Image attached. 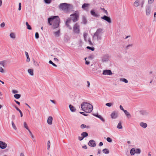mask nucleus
Masks as SVG:
<instances>
[{"label":"nucleus","instance_id":"9","mask_svg":"<svg viewBox=\"0 0 156 156\" xmlns=\"http://www.w3.org/2000/svg\"><path fill=\"white\" fill-rule=\"evenodd\" d=\"M146 15L147 16L150 15L151 11V6L148 5L146 6L145 7Z\"/></svg>","mask_w":156,"mask_h":156},{"label":"nucleus","instance_id":"63","mask_svg":"<svg viewBox=\"0 0 156 156\" xmlns=\"http://www.w3.org/2000/svg\"><path fill=\"white\" fill-rule=\"evenodd\" d=\"M141 152V150L140 149L137 148V154H140Z\"/></svg>","mask_w":156,"mask_h":156},{"label":"nucleus","instance_id":"48","mask_svg":"<svg viewBox=\"0 0 156 156\" xmlns=\"http://www.w3.org/2000/svg\"><path fill=\"white\" fill-rule=\"evenodd\" d=\"M71 21V19L70 18L68 19L66 22V24L69 23Z\"/></svg>","mask_w":156,"mask_h":156},{"label":"nucleus","instance_id":"26","mask_svg":"<svg viewBox=\"0 0 156 156\" xmlns=\"http://www.w3.org/2000/svg\"><path fill=\"white\" fill-rule=\"evenodd\" d=\"M102 152L103 153L106 154H108L109 153V150L106 148H105L104 149L102 150Z\"/></svg>","mask_w":156,"mask_h":156},{"label":"nucleus","instance_id":"17","mask_svg":"<svg viewBox=\"0 0 156 156\" xmlns=\"http://www.w3.org/2000/svg\"><path fill=\"white\" fill-rule=\"evenodd\" d=\"M53 118L51 116H49L48 117L47 120V122L49 125L52 124Z\"/></svg>","mask_w":156,"mask_h":156},{"label":"nucleus","instance_id":"18","mask_svg":"<svg viewBox=\"0 0 156 156\" xmlns=\"http://www.w3.org/2000/svg\"><path fill=\"white\" fill-rule=\"evenodd\" d=\"M144 0H142L140 1H139L137 2V6H138L139 5H141V7H142L143 6V5L144 3Z\"/></svg>","mask_w":156,"mask_h":156},{"label":"nucleus","instance_id":"11","mask_svg":"<svg viewBox=\"0 0 156 156\" xmlns=\"http://www.w3.org/2000/svg\"><path fill=\"white\" fill-rule=\"evenodd\" d=\"M109 58V56L108 55H105L103 56L102 58V62H103L108 61Z\"/></svg>","mask_w":156,"mask_h":156},{"label":"nucleus","instance_id":"31","mask_svg":"<svg viewBox=\"0 0 156 156\" xmlns=\"http://www.w3.org/2000/svg\"><path fill=\"white\" fill-rule=\"evenodd\" d=\"M10 37L12 39H15V35L14 33H11L10 34Z\"/></svg>","mask_w":156,"mask_h":156},{"label":"nucleus","instance_id":"2","mask_svg":"<svg viewBox=\"0 0 156 156\" xmlns=\"http://www.w3.org/2000/svg\"><path fill=\"white\" fill-rule=\"evenodd\" d=\"M103 30L101 28L98 29L93 37V41L94 44H98L102 39Z\"/></svg>","mask_w":156,"mask_h":156},{"label":"nucleus","instance_id":"43","mask_svg":"<svg viewBox=\"0 0 156 156\" xmlns=\"http://www.w3.org/2000/svg\"><path fill=\"white\" fill-rule=\"evenodd\" d=\"M49 63L52 64L53 66H55V67H56L57 66L54 64V63L51 60H50L49 62Z\"/></svg>","mask_w":156,"mask_h":156},{"label":"nucleus","instance_id":"41","mask_svg":"<svg viewBox=\"0 0 156 156\" xmlns=\"http://www.w3.org/2000/svg\"><path fill=\"white\" fill-rule=\"evenodd\" d=\"M0 72L2 73H4L5 72V71L2 67L0 66Z\"/></svg>","mask_w":156,"mask_h":156},{"label":"nucleus","instance_id":"47","mask_svg":"<svg viewBox=\"0 0 156 156\" xmlns=\"http://www.w3.org/2000/svg\"><path fill=\"white\" fill-rule=\"evenodd\" d=\"M106 140L107 141L110 143L112 141V140L110 137H107L106 139Z\"/></svg>","mask_w":156,"mask_h":156},{"label":"nucleus","instance_id":"61","mask_svg":"<svg viewBox=\"0 0 156 156\" xmlns=\"http://www.w3.org/2000/svg\"><path fill=\"white\" fill-rule=\"evenodd\" d=\"M15 119V115H12V120H14Z\"/></svg>","mask_w":156,"mask_h":156},{"label":"nucleus","instance_id":"4","mask_svg":"<svg viewBox=\"0 0 156 156\" xmlns=\"http://www.w3.org/2000/svg\"><path fill=\"white\" fill-rule=\"evenodd\" d=\"M59 8L64 12H67L71 11L73 9V6L70 4L66 3H62L60 4Z\"/></svg>","mask_w":156,"mask_h":156},{"label":"nucleus","instance_id":"40","mask_svg":"<svg viewBox=\"0 0 156 156\" xmlns=\"http://www.w3.org/2000/svg\"><path fill=\"white\" fill-rule=\"evenodd\" d=\"M12 127L15 130H16L17 129V128H16L15 125L14 123V122L12 121Z\"/></svg>","mask_w":156,"mask_h":156},{"label":"nucleus","instance_id":"57","mask_svg":"<svg viewBox=\"0 0 156 156\" xmlns=\"http://www.w3.org/2000/svg\"><path fill=\"white\" fill-rule=\"evenodd\" d=\"M12 92L13 94H16L18 93V91L17 90H12Z\"/></svg>","mask_w":156,"mask_h":156},{"label":"nucleus","instance_id":"60","mask_svg":"<svg viewBox=\"0 0 156 156\" xmlns=\"http://www.w3.org/2000/svg\"><path fill=\"white\" fill-rule=\"evenodd\" d=\"M0 26L2 27H4L5 26V23L4 22L2 23L0 25Z\"/></svg>","mask_w":156,"mask_h":156},{"label":"nucleus","instance_id":"46","mask_svg":"<svg viewBox=\"0 0 156 156\" xmlns=\"http://www.w3.org/2000/svg\"><path fill=\"white\" fill-rule=\"evenodd\" d=\"M44 1L46 3L49 4L51 2V0H44Z\"/></svg>","mask_w":156,"mask_h":156},{"label":"nucleus","instance_id":"12","mask_svg":"<svg viewBox=\"0 0 156 156\" xmlns=\"http://www.w3.org/2000/svg\"><path fill=\"white\" fill-rule=\"evenodd\" d=\"M88 144L89 146L92 147H94L96 146L95 141L93 140H91L89 141Z\"/></svg>","mask_w":156,"mask_h":156},{"label":"nucleus","instance_id":"44","mask_svg":"<svg viewBox=\"0 0 156 156\" xmlns=\"http://www.w3.org/2000/svg\"><path fill=\"white\" fill-rule=\"evenodd\" d=\"M98 118L100 119L103 122H105V120L103 119V118L100 115H99V116H98Z\"/></svg>","mask_w":156,"mask_h":156},{"label":"nucleus","instance_id":"16","mask_svg":"<svg viewBox=\"0 0 156 156\" xmlns=\"http://www.w3.org/2000/svg\"><path fill=\"white\" fill-rule=\"evenodd\" d=\"M140 125L144 128H146L147 126V124L144 122H141L140 123Z\"/></svg>","mask_w":156,"mask_h":156},{"label":"nucleus","instance_id":"21","mask_svg":"<svg viewBox=\"0 0 156 156\" xmlns=\"http://www.w3.org/2000/svg\"><path fill=\"white\" fill-rule=\"evenodd\" d=\"M123 112H124L125 114L126 115V116H127L128 118H129L130 117V114L129 112H128L127 110H125Z\"/></svg>","mask_w":156,"mask_h":156},{"label":"nucleus","instance_id":"28","mask_svg":"<svg viewBox=\"0 0 156 156\" xmlns=\"http://www.w3.org/2000/svg\"><path fill=\"white\" fill-rule=\"evenodd\" d=\"M33 64L37 67H38L39 66L38 63L34 59L33 60Z\"/></svg>","mask_w":156,"mask_h":156},{"label":"nucleus","instance_id":"64","mask_svg":"<svg viewBox=\"0 0 156 156\" xmlns=\"http://www.w3.org/2000/svg\"><path fill=\"white\" fill-rule=\"evenodd\" d=\"M154 1V0H148V3L150 4H151L152 3H153Z\"/></svg>","mask_w":156,"mask_h":156},{"label":"nucleus","instance_id":"13","mask_svg":"<svg viewBox=\"0 0 156 156\" xmlns=\"http://www.w3.org/2000/svg\"><path fill=\"white\" fill-rule=\"evenodd\" d=\"M118 116V113L115 111H113L111 114V118L112 119H115Z\"/></svg>","mask_w":156,"mask_h":156},{"label":"nucleus","instance_id":"49","mask_svg":"<svg viewBox=\"0 0 156 156\" xmlns=\"http://www.w3.org/2000/svg\"><path fill=\"white\" fill-rule=\"evenodd\" d=\"M28 131L29 132L30 134V136H31V137L32 138V139H34V136L33 134H32V133L30 131V130H29Z\"/></svg>","mask_w":156,"mask_h":156},{"label":"nucleus","instance_id":"59","mask_svg":"<svg viewBox=\"0 0 156 156\" xmlns=\"http://www.w3.org/2000/svg\"><path fill=\"white\" fill-rule=\"evenodd\" d=\"M119 108H120L124 112V111L125 110L124 109L123 107L120 105V106H119Z\"/></svg>","mask_w":156,"mask_h":156},{"label":"nucleus","instance_id":"25","mask_svg":"<svg viewBox=\"0 0 156 156\" xmlns=\"http://www.w3.org/2000/svg\"><path fill=\"white\" fill-rule=\"evenodd\" d=\"M81 135L83 136L84 138L85 137L87 136L88 135V134L86 132H83L81 134Z\"/></svg>","mask_w":156,"mask_h":156},{"label":"nucleus","instance_id":"19","mask_svg":"<svg viewBox=\"0 0 156 156\" xmlns=\"http://www.w3.org/2000/svg\"><path fill=\"white\" fill-rule=\"evenodd\" d=\"M69 107L70 111L72 112H75L76 111V108L73 105H69Z\"/></svg>","mask_w":156,"mask_h":156},{"label":"nucleus","instance_id":"27","mask_svg":"<svg viewBox=\"0 0 156 156\" xmlns=\"http://www.w3.org/2000/svg\"><path fill=\"white\" fill-rule=\"evenodd\" d=\"M117 127V128L120 129H122V123L121 122H119L118 124Z\"/></svg>","mask_w":156,"mask_h":156},{"label":"nucleus","instance_id":"62","mask_svg":"<svg viewBox=\"0 0 156 156\" xmlns=\"http://www.w3.org/2000/svg\"><path fill=\"white\" fill-rule=\"evenodd\" d=\"M82 147L83 149H87V146L86 145H83L82 146Z\"/></svg>","mask_w":156,"mask_h":156},{"label":"nucleus","instance_id":"50","mask_svg":"<svg viewBox=\"0 0 156 156\" xmlns=\"http://www.w3.org/2000/svg\"><path fill=\"white\" fill-rule=\"evenodd\" d=\"M35 37L36 39H38L39 38V34L37 32L35 34Z\"/></svg>","mask_w":156,"mask_h":156},{"label":"nucleus","instance_id":"23","mask_svg":"<svg viewBox=\"0 0 156 156\" xmlns=\"http://www.w3.org/2000/svg\"><path fill=\"white\" fill-rule=\"evenodd\" d=\"M28 73L32 76L34 75L33 70L32 69H30L28 70Z\"/></svg>","mask_w":156,"mask_h":156},{"label":"nucleus","instance_id":"14","mask_svg":"<svg viewBox=\"0 0 156 156\" xmlns=\"http://www.w3.org/2000/svg\"><path fill=\"white\" fill-rule=\"evenodd\" d=\"M103 74L104 75H111L112 74V73L110 70H105L103 71Z\"/></svg>","mask_w":156,"mask_h":156},{"label":"nucleus","instance_id":"51","mask_svg":"<svg viewBox=\"0 0 156 156\" xmlns=\"http://www.w3.org/2000/svg\"><path fill=\"white\" fill-rule=\"evenodd\" d=\"M88 42H89V44H90V45H93V43L91 42V41L90 38H89V39H88Z\"/></svg>","mask_w":156,"mask_h":156},{"label":"nucleus","instance_id":"7","mask_svg":"<svg viewBox=\"0 0 156 156\" xmlns=\"http://www.w3.org/2000/svg\"><path fill=\"white\" fill-rule=\"evenodd\" d=\"M148 112L147 110L144 109H140L138 110V115L139 116H147L148 115Z\"/></svg>","mask_w":156,"mask_h":156},{"label":"nucleus","instance_id":"34","mask_svg":"<svg viewBox=\"0 0 156 156\" xmlns=\"http://www.w3.org/2000/svg\"><path fill=\"white\" fill-rule=\"evenodd\" d=\"M80 127L81 128V129H83L86 128H89V126H87L85 125H84V124H82V125H80Z\"/></svg>","mask_w":156,"mask_h":156},{"label":"nucleus","instance_id":"1","mask_svg":"<svg viewBox=\"0 0 156 156\" xmlns=\"http://www.w3.org/2000/svg\"><path fill=\"white\" fill-rule=\"evenodd\" d=\"M60 19L58 16H51L48 19V23L52 26V28L55 29L59 27Z\"/></svg>","mask_w":156,"mask_h":156},{"label":"nucleus","instance_id":"32","mask_svg":"<svg viewBox=\"0 0 156 156\" xmlns=\"http://www.w3.org/2000/svg\"><path fill=\"white\" fill-rule=\"evenodd\" d=\"M14 97L16 99H19L21 97V95L19 94H16L14 95Z\"/></svg>","mask_w":156,"mask_h":156},{"label":"nucleus","instance_id":"52","mask_svg":"<svg viewBox=\"0 0 156 156\" xmlns=\"http://www.w3.org/2000/svg\"><path fill=\"white\" fill-rule=\"evenodd\" d=\"M132 46H133V44H129L126 46V48L127 49H129V47H131Z\"/></svg>","mask_w":156,"mask_h":156},{"label":"nucleus","instance_id":"56","mask_svg":"<svg viewBox=\"0 0 156 156\" xmlns=\"http://www.w3.org/2000/svg\"><path fill=\"white\" fill-rule=\"evenodd\" d=\"M102 9L103 10L104 12L108 16V12L106 10H105L104 8H103Z\"/></svg>","mask_w":156,"mask_h":156},{"label":"nucleus","instance_id":"3","mask_svg":"<svg viewBox=\"0 0 156 156\" xmlns=\"http://www.w3.org/2000/svg\"><path fill=\"white\" fill-rule=\"evenodd\" d=\"M81 106L82 110L87 113L91 112L93 109V106L88 103L84 102L81 104Z\"/></svg>","mask_w":156,"mask_h":156},{"label":"nucleus","instance_id":"6","mask_svg":"<svg viewBox=\"0 0 156 156\" xmlns=\"http://www.w3.org/2000/svg\"><path fill=\"white\" fill-rule=\"evenodd\" d=\"M73 32L77 34L80 32V26L78 23H76L73 27Z\"/></svg>","mask_w":156,"mask_h":156},{"label":"nucleus","instance_id":"20","mask_svg":"<svg viewBox=\"0 0 156 156\" xmlns=\"http://www.w3.org/2000/svg\"><path fill=\"white\" fill-rule=\"evenodd\" d=\"M90 12L91 14L95 17H98L99 16L98 14L96 13L93 10L91 11Z\"/></svg>","mask_w":156,"mask_h":156},{"label":"nucleus","instance_id":"33","mask_svg":"<svg viewBox=\"0 0 156 156\" xmlns=\"http://www.w3.org/2000/svg\"><path fill=\"white\" fill-rule=\"evenodd\" d=\"M15 108L16 109V110H17L20 113V116L21 117H22V116H23V113H22V112H21V111L19 108H18L17 107H15Z\"/></svg>","mask_w":156,"mask_h":156},{"label":"nucleus","instance_id":"37","mask_svg":"<svg viewBox=\"0 0 156 156\" xmlns=\"http://www.w3.org/2000/svg\"><path fill=\"white\" fill-rule=\"evenodd\" d=\"M24 127L26 128L28 130H29V129L27 126V124L26 122H24L23 123Z\"/></svg>","mask_w":156,"mask_h":156},{"label":"nucleus","instance_id":"15","mask_svg":"<svg viewBox=\"0 0 156 156\" xmlns=\"http://www.w3.org/2000/svg\"><path fill=\"white\" fill-rule=\"evenodd\" d=\"M89 5V4L87 3H84L82 5V8L85 10H87L88 9V7Z\"/></svg>","mask_w":156,"mask_h":156},{"label":"nucleus","instance_id":"5","mask_svg":"<svg viewBox=\"0 0 156 156\" xmlns=\"http://www.w3.org/2000/svg\"><path fill=\"white\" fill-rule=\"evenodd\" d=\"M71 19L73 22H76L78 20L79 14L78 12H76L70 15Z\"/></svg>","mask_w":156,"mask_h":156},{"label":"nucleus","instance_id":"24","mask_svg":"<svg viewBox=\"0 0 156 156\" xmlns=\"http://www.w3.org/2000/svg\"><path fill=\"white\" fill-rule=\"evenodd\" d=\"M60 33V30H59L55 32L54 33V34L55 36V37H58L59 36Z\"/></svg>","mask_w":156,"mask_h":156},{"label":"nucleus","instance_id":"54","mask_svg":"<svg viewBox=\"0 0 156 156\" xmlns=\"http://www.w3.org/2000/svg\"><path fill=\"white\" fill-rule=\"evenodd\" d=\"M83 138H83V136H79L78 137V140H79L80 141H81V140H82L83 139Z\"/></svg>","mask_w":156,"mask_h":156},{"label":"nucleus","instance_id":"39","mask_svg":"<svg viewBox=\"0 0 156 156\" xmlns=\"http://www.w3.org/2000/svg\"><path fill=\"white\" fill-rule=\"evenodd\" d=\"M87 34H87L85 32V33H83V36L84 38V40L86 41H87L86 38H87Z\"/></svg>","mask_w":156,"mask_h":156},{"label":"nucleus","instance_id":"55","mask_svg":"<svg viewBox=\"0 0 156 156\" xmlns=\"http://www.w3.org/2000/svg\"><path fill=\"white\" fill-rule=\"evenodd\" d=\"M80 113L84 116H87L88 115V114H85V113L83 112H80Z\"/></svg>","mask_w":156,"mask_h":156},{"label":"nucleus","instance_id":"29","mask_svg":"<svg viewBox=\"0 0 156 156\" xmlns=\"http://www.w3.org/2000/svg\"><path fill=\"white\" fill-rule=\"evenodd\" d=\"M130 152L131 154L133 155L136 153L135 150L134 148H132Z\"/></svg>","mask_w":156,"mask_h":156},{"label":"nucleus","instance_id":"36","mask_svg":"<svg viewBox=\"0 0 156 156\" xmlns=\"http://www.w3.org/2000/svg\"><path fill=\"white\" fill-rule=\"evenodd\" d=\"M113 105V103H107L105 104V105L106 106H107L108 107H111Z\"/></svg>","mask_w":156,"mask_h":156},{"label":"nucleus","instance_id":"22","mask_svg":"<svg viewBox=\"0 0 156 156\" xmlns=\"http://www.w3.org/2000/svg\"><path fill=\"white\" fill-rule=\"evenodd\" d=\"M120 81H122L126 83H127L128 82V80L124 78H121L120 79Z\"/></svg>","mask_w":156,"mask_h":156},{"label":"nucleus","instance_id":"38","mask_svg":"<svg viewBox=\"0 0 156 156\" xmlns=\"http://www.w3.org/2000/svg\"><path fill=\"white\" fill-rule=\"evenodd\" d=\"M51 143L50 140H48L47 143V149L49 150L50 147Z\"/></svg>","mask_w":156,"mask_h":156},{"label":"nucleus","instance_id":"58","mask_svg":"<svg viewBox=\"0 0 156 156\" xmlns=\"http://www.w3.org/2000/svg\"><path fill=\"white\" fill-rule=\"evenodd\" d=\"M66 26L69 28V29H72L71 27L68 24H66Z\"/></svg>","mask_w":156,"mask_h":156},{"label":"nucleus","instance_id":"30","mask_svg":"<svg viewBox=\"0 0 156 156\" xmlns=\"http://www.w3.org/2000/svg\"><path fill=\"white\" fill-rule=\"evenodd\" d=\"M5 61H2L0 62V65L4 67H5Z\"/></svg>","mask_w":156,"mask_h":156},{"label":"nucleus","instance_id":"35","mask_svg":"<svg viewBox=\"0 0 156 156\" xmlns=\"http://www.w3.org/2000/svg\"><path fill=\"white\" fill-rule=\"evenodd\" d=\"M26 24L27 26V29L30 30L31 29V27L30 26L29 24L27 22H26Z\"/></svg>","mask_w":156,"mask_h":156},{"label":"nucleus","instance_id":"42","mask_svg":"<svg viewBox=\"0 0 156 156\" xmlns=\"http://www.w3.org/2000/svg\"><path fill=\"white\" fill-rule=\"evenodd\" d=\"M87 49L90 50L92 51H94V48L93 47H89V46H87Z\"/></svg>","mask_w":156,"mask_h":156},{"label":"nucleus","instance_id":"45","mask_svg":"<svg viewBox=\"0 0 156 156\" xmlns=\"http://www.w3.org/2000/svg\"><path fill=\"white\" fill-rule=\"evenodd\" d=\"M83 22L84 24H86L87 22L86 19L84 16L83 17Z\"/></svg>","mask_w":156,"mask_h":156},{"label":"nucleus","instance_id":"8","mask_svg":"<svg viewBox=\"0 0 156 156\" xmlns=\"http://www.w3.org/2000/svg\"><path fill=\"white\" fill-rule=\"evenodd\" d=\"M101 18L106 21L109 23H112L111 19L109 17L104 15L103 16H101Z\"/></svg>","mask_w":156,"mask_h":156},{"label":"nucleus","instance_id":"10","mask_svg":"<svg viewBox=\"0 0 156 156\" xmlns=\"http://www.w3.org/2000/svg\"><path fill=\"white\" fill-rule=\"evenodd\" d=\"M7 147V144L5 142L0 141V148L4 149L5 148Z\"/></svg>","mask_w":156,"mask_h":156},{"label":"nucleus","instance_id":"53","mask_svg":"<svg viewBox=\"0 0 156 156\" xmlns=\"http://www.w3.org/2000/svg\"><path fill=\"white\" fill-rule=\"evenodd\" d=\"M21 3H20L19 4V10H21Z\"/></svg>","mask_w":156,"mask_h":156}]
</instances>
